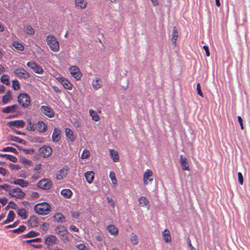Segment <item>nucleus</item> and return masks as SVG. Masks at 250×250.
<instances>
[{
  "mask_svg": "<svg viewBox=\"0 0 250 250\" xmlns=\"http://www.w3.org/2000/svg\"><path fill=\"white\" fill-rule=\"evenodd\" d=\"M46 42L51 50L54 52L59 51V43L54 35H48L46 37Z\"/></svg>",
  "mask_w": 250,
  "mask_h": 250,
  "instance_id": "nucleus-1",
  "label": "nucleus"
},
{
  "mask_svg": "<svg viewBox=\"0 0 250 250\" xmlns=\"http://www.w3.org/2000/svg\"><path fill=\"white\" fill-rule=\"evenodd\" d=\"M18 102L23 108H27L31 104L30 96L26 93H20L18 96Z\"/></svg>",
  "mask_w": 250,
  "mask_h": 250,
  "instance_id": "nucleus-2",
  "label": "nucleus"
},
{
  "mask_svg": "<svg viewBox=\"0 0 250 250\" xmlns=\"http://www.w3.org/2000/svg\"><path fill=\"white\" fill-rule=\"evenodd\" d=\"M26 65L28 67L33 69L34 72L36 73L42 74L43 73L44 71L42 67L35 62H29L27 63Z\"/></svg>",
  "mask_w": 250,
  "mask_h": 250,
  "instance_id": "nucleus-3",
  "label": "nucleus"
},
{
  "mask_svg": "<svg viewBox=\"0 0 250 250\" xmlns=\"http://www.w3.org/2000/svg\"><path fill=\"white\" fill-rule=\"evenodd\" d=\"M14 74L18 78H23L25 80L27 79L30 76V73L24 68H17L14 71Z\"/></svg>",
  "mask_w": 250,
  "mask_h": 250,
  "instance_id": "nucleus-4",
  "label": "nucleus"
},
{
  "mask_svg": "<svg viewBox=\"0 0 250 250\" xmlns=\"http://www.w3.org/2000/svg\"><path fill=\"white\" fill-rule=\"evenodd\" d=\"M34 208L35 212L40 215L47 214L51 209V206L37 207V205L34 206Z\"/></svg>",
  "mask_w": 250,
  "mask_h": 250,
  "instance_id": "nucleus-5",
  "label": "nucleus"
},
{
  "mask_svg": "<svg viewBox=\"0 0 250 250\" xmlns=\"http://www.w3.org/2000/svg\"><path fill=\"white\" fill-rule=\"evenodd\" d=\"M37 187L43 189H49L52 187V183L48 179H42L38 183Z\"/></svg>",
  "mask_w": 250,
  "mask_h": 250,
  "instance_id": "nucleus-6",
  "label": "nucleus"
},
{
  "mask_svg": "<svg viewBox=\"0 0 250 250\" xmlns=\"http://www.w3.org/2000/svg\"><path fill=\"white\" fill-rule=\"evenodd\" d=\"M153 172L150 169H147L143 175V181L145 185H147L149 182H152L153 180Z\"/></svg>",
  "mask_w": 250,
  "mask_h": 250,
  "instance_id": "nucleus-7",
  "label": "nucleus"
},
{
  "mask_svg": "<svg viewBox=\"0 0 250 250\" xmlns=\"http://www.w3.org/2000/svg\"><path fill=\"white\" fill-rule=\"evenodd\" d=\"M25 125V122L22 120L11 121L7 123V126L12 129H13L14 127L17 128L23 127H24Z\"/></svg>",
  "mask_w": 250,
  "mask_h": 250,
  "instance_id": "nucleus-8",
  "label": "nucleus"
},
{
  "mask_svg": "<svg viewBox=\"0 0 250 250\" xmlns=\"http://www.w3.org/2000/svg\"><path fill=\"white\" fill-rule=\"evenodd\" d=\"M39 152L40 154H42L43 158H46L52 154V150L50 146H43L39 148Z\"/></svg>",
  "mask_w": 250,
  "mask_h": 250,
  "instance_id": "nucleus-9",
  "label": "nucleus"
},
{
  "mask_svg": "<svg viewBox=\"0 0 250 250\" xmlns=\"http://www.w3.org/2000/svg\"><path fill=\"white\" fill-rule=\"evenodd\" d=\"M41 110L42 113L49 118H52L54 116L53 110L49 106L42 105Z\"/></svg>",
  "mask_w": 250,
  "mask_h": 250,
  "instance_id": "nucleus-10",
  "label": "nucleus"
},
{
  "mask_svg": "<svg viewBox=\"0 0 250 250\" xmlns=\"http://www.w3.org/2000/svg\"><path fill=\"white\" fill-rule=\"evenodd\" d=\"M19 106L17 104H14L10 106L5 107L1 109V112L3 113H14L17 111V109H20Z\"/></svg>",
  "mask_w": 250,
  "mask_h": 250,
  "instance_id": "nucleus-11",
  "label": "nucleus"
},
{
  "mask_svg": "<svg viewBox=\"0 0 250 250\" xmlns=\"http://www.w3.org/2000/svg\"><path fill=\"white\" fill-rule=\"evenodd\" d=\"M9 182L11 184L19 185L22 188L27 187L29 185V183L27 181H25L22 179H15L13 181L11 180H9Z\"/></svg>",
  "mask_w": 250,
  "mask_h": 250,
  "instance_id": "nucleus-12",
  "label": "nucleus"
},
{
  "mask_svg": "<svg viewBox=\"0 0 250 250\" xmlns=\"http://www.w3.org/2000/svg\"><path fill=\"white\" fill-rule=\"evenodd\" d=\"M180 163L184 170H190L188 160L184 155H180Z\"/></svg>",
  "mask_w": 250,
  "mask_h": 250,
  "instance_id": "nucleus-13",
  "label": "nucleus"
},
{
  "mask_svg": "<svg viewBox=\"0 0 250 250\" xmlns=\"http://www.w3.org/2000/svg\"><path fill=\"white\" fill-rule=\"evenodd\" d=\"M27 224L32 228H35L39 225L38 218L35 215H31L27 221Z\"/></svg>",
  "mask_w": 250,
  "mask_h": 250,
  "instance_id": "nucleus-14",
  "label": "nucleus"
},
{
  "mask_svg": "<svg viewBox=\"0 0 250 250\" xmlns=\"http://www.w3.org/2000/svg\"><path fill=\"white\" fill-rule=\"evenodd\" d=\"M57 238L55 235H51L45 238L44 243L45 245L50 246L51 244H56Z\"/></svg>",
  "mask_w": 250,
  "mask_h": 250,
  "instance_id": "nucleus-15",
  "label": "nucleus"
},
{
  "mask_svg": "<svg viewBox=\"0 0 250 250\" xmlns=\"http://www.w3.org/2000/svg\"><path fill=\"white\" fill-rule=\"evenodd\" d=\"M92 85L95 90L100 88L102 85V82L101 79L97 77L94 79L92 82Z\"/></svg>",
  "mask_w": 250,
  "mask_h": 250,
  "instance_id": "nucleus-16",
  "label": "nucleus"
},
{
  "mask_svg": "<svg viewBox=\"0 0 250 250\" xmlns=\"http://www.w3.org/2000/svg\"><path fill=\"white\" fill-rule=\"evenodd\" d=\"M18 190H17V192L18 193L16 194H12V193H8L9 195L10 196L12 197H15L19 199H22L24 198L25 196V193L22 191V190L20 188H18Z\"/></svg>",
  "mask_w": 250,
  "mask_h": 250,
  "instance_id": "nucleus-17",
  "label": "nucleus"
},
{
  "mask_svg": "<svg viewBox=\"0 0 250 250\" xmlns=\"http://www.w3.org/2000/svg\"><path fill=\"white\" fill-rule=\"evenodd\" d=\"M57 233L60 235H64V234H67L68 231L67 229L63 226H58L56 229Z\"/></svg>",
  "mask_w": 250,
  "mask_h": 250,
  "instance_id": "nucleus-18",
  "label": "nucleus"
},
{
  "mask_svg": "<svg viewBox=\"0 0 250 250\" xmlns=\"http://www.w3.org/2000/svg\"><path fill=\"white\" fill-rule=\"evenodd\" d=\"M139 203L140 206H146L148 208L149 207V202L148 199L145 196H141L138 199Z\"/></svg>",
  "mask_w": 250,
  "mask_h": 250,
  "instance_id": "nucleus-19",
  "label": "nucleus"
},
{
  "mask_svg": "<svg viewBox=\"0 0 250 250\" xmlns=\"http://www.w3.org/2000/svg\"><path fill=\"white\" fill-rule=\"evenodd\" d=\"M94 173L92 171H88L85 173L84 176L89 184L93 182L94 178Z\"/></svg>",
  "mask_w": 250,
  "mask_h": 250,
  "instance_id": "nucleus-20",
  "label": "nucleus"
},
{
  "mask_svg": "<svg viewBox=\"0 0 250 250\" xmlns=\"http://www.w3.org/2000/svg\"><path fill=\"white\" fill-rule=\"evenodd\" d=\"M61 131L60 129L55 128L54 129L53 133L52 136V139L53 142H57L60 139Z\"/></svg>",
  "mask_w": 250,
  "mask_h": 250,
  "instance_id": "nucleus-21",
  "label": "nucleus"
},
{
  "mask_svg": "<svg viewBox=\"0 0 250 250\" xmlns=\"http://www.w3.org/2000/svg\"><path fill=\"white\" fill-rule=\"evenodd\" d=\"M8 140L13 141L24 145H26V142L24 140L14 135H9L8 137Z\"/></svg>",
  "mask_w": 250,
  "mask_h": 250,
  "instance_id": "nucleus-22",
  "label": "nucleus"
},
{
  "mask_svg": "<svg viewBox=\"0 0 250 250\" xmlns=\"http://www.w3.org/2000/svg\"><path fill=\"white\" fill-rule=\"evenodd\" d=\"M178 37V32L176 27L174 26L172 29L171 42L172 44L175 46L176 45V41Z\"/></svg>",
  "mask_w": 250,
  "mask_h": 250,
  "instance_id": "nucleus-23",
  "label": "nucleus"
},
{
  "mask_svg": "<svg viewBox=\"0 0 250 250\" xmlns=\"http://www.w3.org/2000/svg\"><path fill=\"white\" fill-rule=\"evenodd\" d=\"M163 238L165 240V242L168 243L171 241V237L170 233L167 229H166L162 233Z\"/></svg>",
  "mask_w": 250,
  "mask_h": 250,
  "instance_id": "nucleus-24",
  "label": "nucleus"
},
{
  "mask_svg": "<svg viewBox=\"0 0 250 250\" xmlns=\"http://www.w3.org/2000/svg\"><path fill=\"white\" fill-rule=\"evenodd\" d=\"M69 71L72 76L78 80V67L76 65L71 66L69 68Z\"/></svg>",
  "mask_w": 250,
  "mask_h": 250,
  "instance_id": "nucleus-25",
  "label": "nucleus"
},
{
  "mask_svg": "<svg viewBox=\"0 0 250 250\" xmlns=\"http://www.w3.org/2000/svg\"><path fill=\"white\" fill-rule=\"evenodd\" d=\"M40 132H45L47 129V125L42 121H39L37 123Z\"/></svg>",
  "mask_w": 250,
  "mask_h": 250,
  "instance_id": "nucleus-26",
  "label": "nucleus"
},
{
  "mask_svg": "<svg viewBox=\"0 0 250 250\" xmlns=\"http://www.w3.org/2000/svg\"><path fill=\"white\" fill-rule=\"evenodd\" d=\"M110 156L115 162H118L119 160L118 153L113 149H109Z\"/></svg>",
  "mask_w": 250,
  "mask_h": 250,
  "instance_id": "nucleus-27",
  "label": "nucleus"
},
{
  "mask_svg": "<svg viewBox=\"0 0 250 250\" xmlns=\"http://www.w3.org/2000/svg\"><path fill=\"white\" fill-rule=\"evenodd\" d=\"M107 229L111 234L116 236L118 233V229L113 225H110L107 227Z\"/></svg>",
  "mask_w": 250,
  "mask_h": 250,
  "instance_id": "nucleus-28",
  "label": "nucleus"
},
{
  "mask_svg": "<svg viewBox=\"0 0 250 250\" xmlns=\"http://www.w3.org/2000/svg\"><path fill=\"white\" fill-rule=\"evenodd\" d=\"M12 46L19 51H23L24 49V47L23 44L18 41H13L12 43Z\"/></svg>",
  "mask_w": 250,
  "mask_h": 250,
  "instance_id": "nucleus-29",
  "label": "nucleus"
},
{
  "mask_svg": "<svg viewBox=\"0 0 250 250\" xmlns=\"http://www.w3.org/2000/svg\"><path fill=\"white\" fill-rule=\"evenodd\" d=\"M17 213L23 219H26L28 217L27 212L24 208H19L17 210Z\"/></svg>",
  "mask_w": 250,
  "mask_h": 250,
  "instance_id": "nucleus-30",
  "label": "nucleus"
},
{
  "mask_svg": "<svg viewBox=\"0 0 250 250\" xmlns=\"http://www.w3.org/2000/svg\"><path fill=\"white\" fill-rule=\"evenodd\" d=\"M40 233L39 232H36L34 230H31L28 233L23 234L21 236L23 238H33L36 236L39 235Z\"/></svg>",
  "mask_w": 250,
  "mask_h": 250,
  "instance_id": "nucleus-31",
  "label": "nucleus"
},
{
  "mask_svg": "<svg viewBox=\"0 0 250 250\" xmlns=\"http://www.w3.org/2000/svg\"><path fill=\"white\" fill-rule=\"evenodd\" d=\"M28 125L26 126V129L29 131H35L37 127L35 123H32L31 119H29L27 120Z\"/></svg>",
  "mask_w": 250,
  "mask_h": 250,
  "instance_id": "nucleus-32",
  "label": "nucleus"
},
{
  "mask_svg": "<svg viewBox=\"0 0 250 250\" xmlns=\"http://www.w3.org/2000/svg\"><path fill=\"white\" fill-rule=\"evenodd\" d=\"M61 195L65 198H69L72 194V192L69 189H63L61 192Z\"/></svg>",
  "mask_w": 250,
  "mask_h": 250,
  "instance_id": "nucleus-33",
  "label": "nucleus"
},
{
  "mask_svg": "<svg viewBox=\"0 0 250 250\" xmlns=\"http://www.w3.org/2000/svg\"><path fill=\"white\" fill-rule=\"evenodd\" d=\"M53 218L56 221L60 223H62L65 219L64 216L62 213H58L56 215H55L53 216Z\"/></svg>",
  "mask_w": 250,
  "mask_h": 250,
  "instance_id": "nucleus-34",
  "label": "nucleus"
},
{
  "mask_svg": "<svg viewBox=\"0 0 250 250\" xmlns=\"http://www.w3.org/2000/svg\"><path fill=\"white\" fill-rule=\"evenodd\" d=\"M65 133L66 137L70 139L71 141H74L75 138L74 137V133L72 130H71L69 128H65Z\"/></svg>",
  "mask_w": 250,
  "mask_h": 250,
  "instance_id": "nucleus-35",
  "label": "nucleus"
},
{
  "mask_svg": "<svg viewBox=\"0 0 250 250\" xmlns=\"http://www.w3.org/2000/svg\"><path fill=\"white\" fill-rule=\"evenodd\" d=\"M0 81L1 83L6 84V85H10V81L8 78V76L7 74L2 75L0 79Z\"/></svg>",
  "mask_w": 250,
  "mask_h": 250,
  "instance_id": "nucleus-36",
  "label": "nucleus"
},
{
  "mask_svg": "<svg viewBox=\"0 0 250 250\" xmlns=\"http://www.w3.org/2000/svg\"><path fill=\"white\" fill-rule=\"evenodd\" d=\"M1 151H3V152H11L14 153L15 154H19V152L17 151V150L15 148L13 147L12 146H7L6 147H3L1 149Z\"/></svg>",
  "mask_w": 250,
  "mask_h": 250,
  "instance_id": "nucleus-37",
  "label": "nucleus"
},
{
  "mask_svg": "<svg viewBox=\"0 0 250 250\" xmlns=\"http://www.w3.org/2000/svg\"><path fill=\"white\" fill-rule=\"evenodd\" d=\"M90 115L92 117V119L95 121H99L100 118L96 111L94 110H89Z\"/></svg>",
  "mask_w": 250,
  "mask_h": 250,
  "instance_id": "nucleus-38",
  "label": "nucleus"
},
{
  "mask_svg": "<svg viewBox=\"0 0 250 250\" xmlns=\"http://www.w3.org/2000/svg\"><path fill=\"white\" fill-rule=\"evenodd\" d=\"M26 228L25 226L21 225L19 227V228L13 229L12 231L15 233L20 234L24 231L26 230Z\"/></svg>",
  "mask_w": 250,
  "mask_h": 250,
  "instance_id": "nucleus-39",
  "label": "nucleus"
},
{
  "mask_svg": "<svg viewBox=\"0 0 250 250\" xmlns=\"http://www.w3.org/2000/svg\"><path fill=\"white\" fill-rule=\"evenodd\" d=\"M44 139L43 137H39V136H36V137H31V139H30V141L32 143H43V142Z\"/></svg>",
  "mask_w": 250,
  "mask_h": 250,
  "instance_id": "nucleus-40",
  "label": "nucleus"
},
{
  "mask_svg": "<svg viewBox=\"0 0 250 250\" xmlns=\"http://www.w3.org/2000/svg\"><path fill=\"white\" fill-rule=\"evenodd\" d=\"M62 84L65 89L71 90L72 88V84L67 79H66V81H64Z\"/></svg>",
  "mask_w": 250,
  "mask_h": 250,
  "instance_id": "nucleus-41",
  "label": "nucleus"
},
{
  "mask_svg": "<svg viewBox=\"0 0 250 250\" xmlns=\"http://www.w3.org/2000/svg\"><path fill=\"white\" fill-rule=\"evenodd\" d=\"M20 162L22 163L23 165H27L28 166H30L32 164V161L29 160L25 158L24 157H22L20 156Z\"/></svg>",
  "mask_w": 250,
  "mask_h": 250,
  "instance_id": "nucleus-42",
  "label": "nucleus"
},
{
  "mask_svg": "<svg viewBox=\"0 0 250 250\" xmlns=\"http://www.w3.org/2000/svg\"><path fill=\"white\" fill-rule=\"evenodd\" d=\"M109 176L112 181V184L115 185H117V180L116 178L115 172L113 171H110Z\"/></svg>",
  "mask_w": 250,
  "mask_h": 250,
  "instance_id": "nucleus-43",
  "label": "nucleus"
},
{
  "mask_svg": "<svg viewBox=\"0 0 250 250\" xmlns=\"http://www.w3.org/2000/svg\"><path fill=\"white\" fill-rule=\"evenodd\" d=\"M13 100V97L6 96H3L2 97L1 102L3 104H6L9 103Z\"/></svg>",
  "mask_w": 250,
  "mask_h": 250,
  "instance_id": "nucleus-44",
  "label": "nucleus"
},
{
  "mask_svg": "<svg viewBox=\"0 0 250 250\" xmlns=\"http://www.w3.org/2000/svg\"><path fill=\"white\" fill-rule=\"evenodd\" d=\"M17 206L16 204L13 201H10L8 204L5 207V210H8L10 208H12L14 209H16Z\"/></svg>",
  "mask_w": 250,
  "mask_h": 250,
  "instance_id": "nucleus-45",
  "label": "nucleus"
},
{
  "mask_svg": "<svg viewBox=\"0 0 250 250\" xmlns=\"http://www.w3.org/2000/svg\"><path fill=\"white\" fill-rule=\"evenodd\" d=\"M12 87L15 90H19L21 88L20 83L16 79L12 81Z\"/></svg>",
  "mask_w": 250,
  "mask_h": 250,
  "instance_id": "nucleus-46",
  "label": "nucleus"
},
{
  "mask_svg": "<svg viewBox=\"0 0 250 250\" xmlns=\"http://www.w3.org/2000/svg\"><path fill=\"white\" fill-rule=\"evenodd\" d=\"M25 32L29 35H33L35 33V30L31 25H28L26 27Z\"/></svg>",
  "mask_w": 250,
  "mask_h": 250,
  "instance_id": "nucleus-47",
  "label": "nucleus"
},
{
  "mask_svg": "<svg viewBox=\"0 0 250 250\" xmlns=\"http://www.w3.org/2000/svg\"><path fill=\"white\" fill-rule=\"evenodd\" d=\"M42 240V239L40 237L32 239L26 240L24 241V243L26 244H30L32 242H41Z\"/></svg>",
  "mask_w": 250,
  "mask_h": 250,
  "instance_id": "nucleus-48",
  "label": "nucleus"
},
{
  "mask_svg": "<svg viewBox=\"0 0 250 250\" xmlns=\"http://www.w3.org/2000/svg\"><path fill=\"white\" fill-rule=\"evenodd\" d=\"M90 154L89 151L88 149H84L81 155V158L83 159L87 158L90 156Z\"/></svg>",
  "mask_w": 250,
  "mask_h": 250,
  "instance_id": "nucleus-49",
  "label": "nucleus"
},
{
  "mask_svg": "<svg viewBox=\"0 0 250 250\" xmlns=\"http://www.w3.org/2000/svg\"><path fill=\"white\" fill-rule=\"evenodd\" d=\"M15 217V214L13 210H11L9 211V213L7 215V218L10 220L11 221H13L14 220Z\"/></svg>",
  "mask_w": 250,
  "mask_h": 250,
  "instance_id": "nucleus-50",
  "label": "nucleus"
},
{
  "mask_svg": "<svg viewBox=\"0 0 250 250\" xmlns=\"http://www.w3.org/2000/svg\"><path fill=\"white\" fill-rule=\"evenodd\" d=\"M9 167L11 170H18L21 168V167L19 165H15L12 163H9Z\"/></svg>",
  "mask_w": 250,
  "mask_h": 250,
  "instance_id": "nucleus-51",
  "label": "nucleus"
},
{
  "mask_svg": "<svg viewBox=\"0 0 250 250\" xmlns=\"http://www.w3.org/2000/svg\"><path fill=\"white\" fill-rule=\"evenodd\" d=\"M20 222V221L19 220L16 221L12 224L9 225L8 226H6L5 227V228L7 229H10V228H15L19 224Z\"/></svg>",
  "mask_w": 250,
  "mask_h": 250,
  "instance_id": "nucleus-52",
  "label": "nucleus"
},
{
  "mask_svg": "<svg viewBox=\"0 0 250 250\" xmlns=\"http://www.w3.org/2000/svg\"><path fill=\"white\" fill-rule=\"evenodd\" d=\"M87 6V2L85 0H79V7L84 8Z\"/></svg>",
  "mask_w": 250,
  "mask_h": 250,
  "instance_id": "nucleus-53",
  "label": "nucleus"
},
{
  "mask_svg": "<svg viewBox=\"0 0 250 250\" xmlns=\"http://www.w3.org/2000/svg\"><path fill=\"white\" fill-rule=\"evenodd\" d=\"M10 188L11 186L9 185L4 184L3 185H0V189H3L5 190L6 191H9Z\"/></svg>",
  "mask_w": 250,
  "mask_h": 250,
  "instance_id": "nucleus-54",
  "label": "nucleus"
},
{
  "mask_svg": "<svg viewBox=\"0 0 250 250\" xmlns=\"http://www.w3.org/2000/svg\"><path fill=\"white\" fill-rule=\"evenodd\" d=\"M130 240L133 245H136L138 243V237L137 235L135 234L133 235L131 237Z\"/></svg>",
  "mask_w": 250,
  "mask_h": 250,
  "instance_id": "nucleus-55",
  "label": "nucleus"
},
{
  "mask_svg": "<svg viewBox=\"0 0 250 250\" xmlns=\"http://www.w3.org/2000/svg\"><path fill=\"white\" fill-rule=\"evenodd\" d=\"M7 160L13 163H16L18 162V159L14 155H12L10 154H9Z\"/></svg>",
  "mask_w": 250,
  "mask_h": 250,
  "instance_id": "nucleus-56",
  "label": "nucleus"
},
{
  "mask_svg": "<svg viewBox=\"0 0 250 250\" xmlns=\"http://www.w3.org/2000/svg\"><path fill=\"white\" fill-rule=\"evenodd\" d=\"M197 91L198 94L200 96H201L202 97H204V94L202 92L201 86H200V84L199 83H198L197 84Z\"/></svg>",
  "mask_w": 250,
  "mask_h": 250,
  "instance_id": "nucleus-57",
  "label": "nucleus"
},
{
  "mask_svg": "<svg viewBox=\"0 0 250 250\" xmlns=\"http://www.w3.org/2000/svg\"><path fill=\"white\" fill-rule=\"evenodd\" d=\"M49 223H43L42 226H41V228H42V229L45 231H46L47 230H48V227H49Z\"/></svg>",
  "mask_w": 250,
  "mask_h": 250,
  "instance_id": "nucleus-58",
  "label": "nucleus"
},
{
  "mask_svg": "<svg viewBox=\"0 0 250 250\" xmlns=\"http://www.w3.org/2000/svg\"><path fill=\"white\" fill-rule=\"evenodd\" d=\"M238 177L239 184L242 185L243 184V177L242 174L240 172L238 173Z\"/></svg>",
  "mask_w": 250,
  "mask_h": 250,
  "instance_id": "nucleus-59",
  "label": "nucleus"
},
{
  "mask_svg": "<svg viewBox=\"0 0 250 250\" xmlns=\"http://www.w3.org/2000/svg\"><path fill=\"white\" fill-rule=\"evenodd\" d=\"M17 113L15 114L14 115H10L8 116L7 118L11 119V118H14L18 117L19 115H21V111H16Z\"/></svg>",
  "mask_w": 250,
  "mask_h": 250,
  "instance_id": "nucleus-60",
  "label": "nucleus"
},
{
  "mask_svg": "<svg viewBox=\"0 0 250 250\" xmlns=\"http://www.w3.org/2000/svg\"><path fill=\"white\" fill-rule=\"evenodd\" d=\"M23 151L26 154H32L34 153V149L33 148H31V149L24 148L23 150Z\"/></svg>",
  "mask_w": 250,
  "mask_h": 250,
  "instance_id": "nucleus-61",
  "label": "nucleus"
},
{
  "mask_svg": "<svg viewBox=\"0 0 250 250\" xmlns=\"http://www.w3.org/2000/svg\"><path fill=\"white\" fill-rule=\"evenodd\" d=\"M56 79L58 81H59L62 84V83L63 82H64V81H66V78H65L62 76H59V77H56Z\"/></svg>",
  "mask_w": 250,
  "mask_h": 250,
  "instance_id": "nucleus-62",
  "label": "nucleus"
},
{
  "mask_svg": "<svg viewBox=\"0 0 250 250\" xmlns=\"http://www.w3.org/2000/svg\"><path fill=\"white\" fill-rule=\"evenodd\" d=\"M8 202V199L6 197H3L1 198L0 200V203L2 205V206H4Z\"/></svg>",
  "mask_w": 250,
  "mask_h": 250,
  "instance_id": "nucleus-63",
  "label": "nucleus"
},
{
  "mask_svg": "<svg viewBox=\"0 0 250 250\" xmlns=\"http://www.w3.org/2000/svg\"><path fill=\"white\" fill-rule=\"evenodd\" d=\"M79 250H89V249L83 244H79Z\"/></svg>",
  "mask_w": 250,
  "mask_h": 250,
  "instance_id": "nucleus-64",
  "label": "nucleus"
}]
</instances>
